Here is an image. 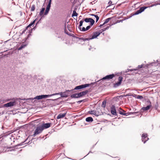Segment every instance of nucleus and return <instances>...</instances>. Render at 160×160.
Returning a JSON list of instances; mask_svg holds the SVG:
<instances>
[{
  "label": "nucleus",
  "mask_w": 160,
  "mask_h": 160,
  "mask_svg": "<svg viewBox=\"0 0 160 160\" xmlns=\"http://www.w3.org/2000/svg\"><path fill=\"white\" fill-rule=\"evenodd\" d=\"M79 40H82L83 41H89L90 40V38H83L82 37L80 38H79Z\"/></svg>",
  "instance_id": "obj_34"
},
{
  "label": "nucleus",
  "mask_w": 160,
  "mask_h": 160,
  "mask_svg": "<svg viewBox=\"0 0 160 160\" xmlns=\"http://www.w3.org/2000/svg\"><path fill=\"white\" fill-rule=\"evenodd\" d=\"M42 18V17H41L40 18L39 20L36 22V23L35 24V25L33 28V29L34 30H35L37 28V25L39 23H41V20Z\"/></svg>",
  "instance_id": "obj_21"
},
{
  "label": "nucleus",
  "mask_w": 160,
  "mask_h": 160,
  "mask_svg": "<svg viewBox=\"0 0 160 160\" xmlns=\"http://www.w3.org/2000/svg\"><path fill=\"white\" fill-rule=\"evenodd\" d=\"M57 95V93H54L51 94H48V95L43 94V95H42V97H43V99H45V98H48L51 97L52 96Z\"/></svg>",
  "instance_id": "obj_17"
},
{
  "label": "nucleus",
  "mask_w": 160,
  "mask_h": 160,
  "mask_svg": "<svg viewBox=\"0 0 160 160\" xmlns=\"http://www.w3.org/2000/svg\"><path fill=\"white\" fill-rule=\"evenodd\" d=\"M28 138H26L24 141L22 142L21 143L17 144V145L13 147H10L9 148H14V149H17L18 147L21 146H22V145H23L24 143L27 141V140L28 139Z\"/></svg>",
  "instance_id": "obj_16"
},
{
  "label": "nucleus",
  "mask_w": 160,
  "mask_h": 160,
  "mask_svg": "<svg viewBox=\"0 0 160 160\" xmlns=\"http://www.w3.org/2000/svg\"><path fill=\"white\" fill-rule=\"evenodd\" d=\"M82 101L81 100H79V101H77V103H78V104H80V103L81 102H82Z\"/></svg>",
  "instance_id": "obj_61"
},
{
  "label": "nucleus",
  "mask_w": 160,
  "mask_h": 160,
  "mask_svg": "<svg viewBox=\"0 0 160 160\" xmlns=\"http://www.w3.org/2000/svg\"><path fill=\"white\" fill-rule=\"evenodd\" d=\"M93 115H95V116L98 117L100 115L99 114V112L98 113H97V112L96 111V112L95 113H94Z\"/></svg>",
  "instance_id": "obj_50"
},
{
  "label": "nucleus",
  "mask_w": 160,
  "mask_h": 160,
  "mask_svg": "<svg viewBox=\"0 0 160 160\" xmlns=\"http://www.w3.org/2000/svg\"><path fill=\"white\" fill-rule=\"evenodd\" d=\"M33 22H31V23L28 25L26 27V30H28V28H30L32 26H33L34 25V24H33Z\"/></svg>",
  "instance_id": "obj_31"
},
{
  "label": "nucleus",
  "mask_w": 160,
  "mask_h": 160,
  "mask_svg": "<svg viewBox=\"0 0 160 160\" xmlns=\"http://www.w3.org/2000/svg\"><path fill=\"white\" fill-rule=\"evenodd\" d=\"M106 103L107 100L106 99L104 100L102 102V105H101L102 107L103 108H105Z\"/></svg>",
  "instance_id": "obj_29"
},
{
  "label": "nucleus",
  "mask_w": 160,
  "mask_h": 160,
  "mask_svg": "<svg viewBox=\"0 0 160 160\" xmlns=\"http://www.w3.org/2000/svg\"><path fill=\"white\" fill-rule=\"evenodd\" d=\"M83 20L86 23L90 22V24L91 25H94L95 23L94 20L91 18H83Z\"/></svg>",
  "instance_id": "obj_10"
},
{
  "label": "nucleus",
  "mask_w": 160,
  "mask_h": 160,
  "mask_svg": "<svg viewBox=\"0 0 160 160\" xmlns=\"http://www.w3.org/2000/svg\"><path fill=\"white\" fill-rule=\"evenodd\" d=\"M43 99V97L42 95H37L36 96H35L34 98H28L26 99L25 98H24L22 99V100H26L27 101L28 100H31V102H32L34 100H35L33 102H36V100H39L41 99Z\"/></svg>",
  "instance_id": "obj_4"
},
{
  "label": "nucleus",
  "mask_w": 160,
  "mask_h": 160,
  "mask_svg": "<svg viewBox=\"0 0 160 160\" xmlns=\"http://www.w3.org/2000/svg\"><path fill=\"white\" fill-rule=\"evenodd\" d=\"M31 36V34H28V35L27 36V37L25 38V41H26L27 40H28V39L30 37V36Z\"/></svg>",
  "instance_id": "obj_45"
},
{
  "label": "nucleus",
  "mask_w": 160,
  "mask_h": 160,
  "mask_svg": "<svg viewBox=\"0 0 160 160\" xmlns=\"http://www.w3.org/2000/svg\"><path fill=\"white\" fill-rule=\"evenodd\" d=\"M118 111L119 112V113L122 115L124 112H125V111L123 110L121 108H119V109L118 110Z\"/></svg>",
  "instance_id": "obj_30"
},
{
  "label": "nucleus",
  "mask_w": 160,
  "mask_h": 160,
  "mask_svg": "<svg viewBox=\"0 0 160 160\" xmlns=\"http://www.w3.org/2000/svg\"><path fill=\"white\" fill-rule=\"evenodd\" d=\"M67 28H68V29L69 32H72V30L71 29H70V25L69 24L67 25Z\"/></svg>",
  "instance_id": "obj_42"
},
{
  "label": "nucleus",
  "mask_w": 160,
  "mask_h": 160,
  "mask_svg": "<svg viewBox=\"0 0 160 160\" xmlns=\"http://www.w3.org/2000/svg\"><path fill=\"white\" fill-rule=\"evenodd\" d=\"M89 92V91L87 90L84 91L79 92H77L74 94H71L69 92L66 91V90L64 92H61L57 93V95H60L61 97L55 99H47L48 101H56L58 100L61 99L62 98H67L70 96L71 98H79L83 97L86 95Z\"/></svg>",
  "instance_id": "obj_1"
},
{
  "label": "nucleus",
  "mask_w": 160,
  "mask_h": 160,
  "mask_svg": "<svg viewBox=\"0 0 160 160\" xmlns=\"http://www.w3.org/2000/svg\"><path fill=\"white\" fill-rule=\"evenodd\" d=\"M66 113L67 112L64 113H60L57 116V119H59L64 118L65 116Z\"/></svg>",
  "instance_id": "obj_18"
},
{
  "label": "nucleus",
  "mask_w": 160,
  "mask_h": 160,
  "mask_svg": "<svg viewBox=\"0 0 160 160\" xmlns=\"http://www.w3.org/2000/svg\"><path fill=\"white\" fill-rule=\"evenodd\" d=\"M82 102H85L88 101V99L86 98L82 100H81Z\"/></svg>",
  "instance_id": "obj_53"
},
{
  "label": "nucleus",
  "mask_w": 160,
  "mask_h": 160,
  "mask_svg": "<svg viewBox=\"0 0 160 160\" xmlns=\"http://www.w3.org/2000/svg\"><path fill=\"white\" fill-rule=\"evenodd\" d=\"M95 17L96 18V22H98V21L99 20V17L97 15H96Z\"/></svg>",
  "instance_id": "obj_47"
},
{
  "label": "nucleus",
  "mask_w": 160,
  "mask_h": 160,
  "mask_svg": "<svg viewBox=\"0 0 160 160\" xmlns=\"http://www.w3.org/2000/svg\"><path fill=\"white\" fill-rule=\"evenodd\" d=\"M93 25H91V24H90L89 25H88L86 27V28L87 31L90 29L91 28Z\"/></svg>",
  "instance_id": "obj_43"
},
{
  "label": "nucleus",
  "mask_w": 160,
  "mask_h": 160,
  "mask_svg": "<svg viewBox=\"0 0 160 160\" xmlns=\"http://www.w3.org/2000/svg\"><path fill=\"white\" fill-rule=\"evenodd\" d=\"M69 22V21H68V22H67V21H65V22L64 23V33H66L68 31L67 30V26H66V23H68Z\"/></svg>",
  "instance_id": "obj_28"
},
{
  "label": "nucleus",
  "mask_w": 160,
  "mask_h": 160,
  "mask_svg": "<svg viewBox=\"0 0 160 160\" xmlns=\"http://www.w3.org/2000/svg\"><path fill=\"white\" fill-rule=\"evenodd\" d=\"M65 33L66 34H67V35H68L69 36L73 37V38H74L75 36V35L74 34H73L69 33L68 31H67V32H66V33Z\"/></svg>",
  "instance_id": "obj_35"
},
{
  "label": "nucleus",
  "mask_w": 160,
  "mask_h": 160,
  "mask_svg": "<svg viewBox=\"0 0 160 160\" xmlns=\"http://www.w3.org/2000/svg\"><path fill=\"white\" fill-rule=\"evenodd\" d=\"M115 16H113L112 17L108 18L106 19L105 20V21L104 22V24H106L109 21L112 20V18H115Z\"/></svg>",
  "instance_id": "obj_22"
},
{
  "label": "nucleus",
  "mask_w": 160,
  "mask_h": 160,
  "mask_svg": "<svg viewBox=\"0 0 160 160\" xmlns=\"http://www.w3.org/2000/svg\"><path fill=\"white\" fill-rule=\"evenodd\" d=\"M129 94H130L129 93H128L126 95H124V97H126L127 96H129Z\"/></svg>",
  "instance_id": "obj_64"
},
{
  "label": "nucleus",
  "mask_w": 160,
  "mask_h": 160,
  "mask_svg": "<svg viewBox=\"0 0 160 160\" xmlns=\"http://www.w3.org/2000/svg\"><path fill=\"white\" fill-rule=\"evenodd\" d=\"M85 120L87 122L91 123L93 121V120L92 117H89L85 119Z\"/></svg>",
  "instance_id": "obj_20"
},
{
  "label": "nucleus",
  "mask_w": 160,
  "mask_h": 160,
  "mask_svg": "<svg viewBox=\"0 0 160 160\" xmlns=\"http://www.w3.org/2000/svg\"><path fill=\"white\" fill-rule=\"evenodd\" d=\"M110 112L112 115L117 116V111L114 105H113L111 107Z\"/></svg>",
  "instance_id": "obj_12"
},
{
  "label": "nucleus",
  "mask_w": 160,
  "mask_h": 160,
  "mask_svg": "<svg viewBox=\"0 0 160 160\" xmlns=\"http://www.w3.org/2000/svg\"><path fill=\"white\" fill-rule=\"evenodd\" d=\"M80 31L82 32H85L87 31L86 28H85L84 27H83L82 28L80 29Z\"/></svg>",
  "instance_id": "obj_44"
},
{
  "label": "nucleus",
  "mask_w": 160,
  "mask_h": 160,
  "mask_svg": "<svg viewBox=\"0 0 160 160\" xmlns=\"http://www.w3.org/2000/svg\"><path fill=\"white\" fill-rule=\"evenodd\" d=\"M158 102H157L154 105V108L155 109V110H157L158 109Z\"/></svg>",
  "instance_id": "obj_40"
},
{
  "label": "nucleus",
  "mask_w": 160,
  "mask_h": 160,
  "mask_svg": "<svg viewBox=\"0 0 160 160\" xmlns=\"http://www.w3.org/2000/svg\"><path fill=\"white\" fill-rule=\"evenodd\" d=\"M110 23H111V24H110V25L112 23L111 22H110ZM110 26H107L105 28H104V29L105 30V31L106 30H107L109 28V27H110Z\"/></svg>",
  "instance_id": "obj_48"
},
{
  "label": "nucleus",
  "mask_w": 160,
  "mask_h": 160,
  "mask_svg": "<svg viewBox=\"0 0 160 160\" xmlns=\"http://www.w3.org/2000/svg\"><path fill=\"white\" fill-rule=\"evenodd\" d=\"M76 8H74L73 10L72 13V17H77L78 14L76 12Z\"/></svg>",
  "instance_id": "obj_24"
},
{
  "label": "nucleus",
  "mask_w": 160,
  "mask_h": 160,
  "mask_svg": "<svg viewBox=\"0 0 160 160\" xmlns=\"http://www.w3.org/2000/svg\"><path fill=\"white\" fill-rule=\"evenodd\" d=\"M101 34V33L98 32V31L93 32L92 35L90 36V38L91 40H92L95 38H96L99 36Z\"/></svg>",
  "instance_id": "obj_13"
},
{
  "label": "nucleus",
  "mask_w": 160,
  "mask_h": 160,
  "mask_svg": "<svg viewBox=\"0 0 160 160\" xmlns=\"http://www.w3.org/2000/svg\"><path fill=\"white\" fill-rule=\"evenodd\" d=\"M121 83L120 82L118 81L117 82L114 83L113 87L114 88H116L117 87L119 86L121 84Z\"/></svg>",
  "instance_id": "obj_25"
},
{
  "label": "nucleus",
  "mask_w": 160,
  "mask_h": 160,
  "mask_svg": "<svg viewBox=\"0 0 160 160\" xmlns=\"http://www.w3.org/2000/svg\"><path fill=\"white\" fill-rule=\"evenodd\" d=\"M82 85L83 89L90 87V84H89V83H86L85 84H82Z\"/></svg>",
  "instance_id": "obj_38"
},
{
  "label": "nucleus",
  "mask_w": 160,
  "mask_h": 160,
  "mask_svg": "<svg viewBox=\"0 0 160 160\" xmlns=\"http://www.w3.org/2000/svg\"><path fill=\"white\" fill-rule=\"evenodd\" d=\"M76 90L74 89V88L71 90H66V91L68 92H69L71 94H74L76 92V91H75Z\"/></svg>",
  "instance_id": "obj_26"
},
{
  "label": "nucleus",
  "mask_w": 160,
  "mask_h": 160,
  "mask_svg": "<svg viewBox=\"0 0 160 160\" xmlns=\"http://www.w3.org/2000/svg\"><path fill=\"white\" fill-rule=\"evenodd\" d=\"M112 1H111V0H110L108 3V4L109 5V6H108L107 7L110 6L112 5H113V4H112Z\"/></svg>",
  "instance_id": "obj_46"
},
{
  "label": "nucleus",
  "mask_w": 160,
  "mask_h": 160,
  "mask_svg": "<svg viewBox=\"0 0 160 160\" xmlns=\"http://www.w3.org/2000/svg\"><path fill=\"white\" fill-rule=\"evenodd\" d=\"M147 102L148 104L146 107H142L140 110V112H143L148 111L152 107L151 102L149 99L147 100Z\"/></svg>",
  "instance_id": "obj_5"
},
{
  "label": "nucleus",
  "mask_w": 160,
  "mask_h": 160,
  "mask_svg": "<svg viewBox=\"0 0 160 160\" xmlns=\"http://www.w3.org/2000/svg\"><path fill=\"white\" fill-rule=\"evenodd\" d=\"M142 141L144 144L149 140V138L148 137V134L147 133H143L142 136Z\"/></svg>",
  "instance_id": "obj_9"
},
{
  "label": "nucleus",
  "mask_w": 160,
  "mask_h": 160,
  "mask_svg": "<svg viewBox=\"0 0 160 160\" xmlns=\"http://www.w3.org/2000/svg\"><path fill=\"white\" fill-rule=\"evenodd\" d=\"M33 30V28H31V29L30 30H29V31H28V33L29 34H30L32 33V30Z\"/></svg>",
  "instance_id": "obj_54"
},
{
  "label": "nucleus",
  "mask_w": 160,
  "mask_h": 160,
  "mask_svg": "<svg viewBox=\"0 0 160 160\" xmlns=\"http://www.w3.org/2000/svg\"><path fill=\"white\" fill-rule=\"evenodd\" d=\"M137 96H138V95H137V94H133V96H132V97H134V98H137Z\"/></svg>",
  "instance_id": "obj_59"
},
{
  "label": "nucleus",
  "mask_w": 160,
  "mask_h": 160,
  "mask_svg": "<svg viewBox=\"0 0 160 160\" xmlns=\"http://www.w3.org/2000/svg\"><path fill=\"white\" fill-rule=\"evenodd\" d=\"M132 69V71H136L138 70V69L137 68H136Z\"/></svg>",
  "instance_id": "obj_62"
},
{
  "label": "nucleus",
  "mask_w": 160,
  "mask_h": 160,
  "mask_svg": "<svg viewBox=\"0 0 160 160\" xmlns=\"http://www.w3.org/2000/svg\"><path fill=\"white\" fill-rule=\"evenodd\" d=\"M43 130V128H42L41 125L37 126L34 132V134L32 135V136L33 137H35L36 135L41 133Z\"/></svg>",
  "instance_id": "obj_7"
},
{
  "label": "nucleus",
  "mask_w": 160,
  "mask_h": 160,
  "mask_svg": "<svg viewBox=\"0 0 160 160\" xmlns=\"http://www.w3.org/2000/svg\"><path fill=\"white\" fill-rule=\"evenodd\" d=\"M28 44L26 43H23L21 46H20L18 48V50H22V49L24 48L25 47H26Z\"/></svg>",
  "instance_id": "obj_23"
},
{
  "label": "nucleus",
  "mask_w": 160,
  "mask_h": 160,
  "mask_svg": "<svg viewBox=\"0 0 160 160\" xmlns=\"http://www.w3.org/2000/svg\"><path fill=\"white\" fill-rule=\"evenodd\" d=\"M45 10L44 7H42V8L40 9V11L39 13V15L42 18L44 17V16L47 15L48 14L45 15V12L43 13L44 11Z\"/></svg>",
  "instance_id": "obj_15"
},
{
  "label": "nucleus",
  "mask_w": 160,
  "mask_h": 160,
  "mask_svg": "<svg viewBox=\"0 0 160 160\" xmlns=\"http://www.w3.org/2000/svg\"><path fill=\"white\" fill-rule=\"evenodd\" d=\"M105 24H104V22L102 24H100L98 26V27L101 28Z\"/></svg>",
  "instance_id": "obj_56"
},
{
  "label": "nucleus",
  "mask_w": 160,
  "mask_h": 160,
  "mask_svg": "<svg viewBox=\"0 0 160 160\" xmlns=\"http://www.w3.org/2000/svg\"><path fill=\"white\" fill-rule=\"evenodd\" d=\"M62 155L63 156H65V155L64 154V153L62 154V153H60V154H59V155H59V156L58 157H60L61 155Z\"/></svg>",
  "instance_id": "obj_57"
},
{
  "label": "nucleus",
  "mask_w": 160,
  "mask_h": 160,
  "mask_svg": "<svg viewBox=\"0 0 160 160\" xmlns=\"http://www.w3.org/2000/svg\"><path fill=\"white\" fill-rule=\"evenodd\" d=\"M99 82H98L97 81V82H91V83H89V84H90V86H92L94 85V86H97L98 83Z\"/></svg>",
  "instance_id": "obj_33"
},
{
  "label": "nucleus",
  "mask_w": 160,
  "mask_h": 160,
  "mask_svg": "<svg viewBox=\"0 0 160 160\" xmlns=\"http://www.w3.org/2000/svg\"><path fill=\"white\" fill-rule=\"evenodd\" d=\"M35 5L33 4L32 5L31 8L30 9V11L31 12H33L35 11Z\"/></svg>",
  "instance_id": "obj_36"
},
{
  "label": "nucleus",
  "mask_w": 160,
  "mask_h": 160,
  "mask_svg": "<svg viewBox=\"0 0 160 160\" xmlns=\"http://www.w3.org/2000/svg\"><path fill=\"white\" fill-rule=\"evenodd\" d=\"M124 20H123V19H122V20H118L116 22H113L110 25V26H111L113 25H114L115 24H116L117 23H119V22H122Z\"/></svg>",
  "instance_id": "obj_32"
},
{
  "label": "nucleus",
  "mask_w": 160,
  "mask_h": 160,
  "mask_svg": "<svg viewBox=\"0 0 160 160\" xmlns=\"http://www.w3.org/2000/svg\"><path fill=\"white\" fill-rule=\"evenodd\" d=\"M96 112V111L94 110L89 111L88 112V113L91 115H93L94 113Z\"/></svg>",
  "instance_id": "obj_37"
},
{
  "label": "nucleus",
  "mask_w": 160,
  "mask_h": 160,
  "mask_svg": "<svg viewBox=\"0 0 160 160\" xmlns=\"http://www.w3.org/2000/svg\"><path fill=\"white\" fill-rule=\"evenodd\" d=\"M84 22V20H83V19H82L79 22V24L78 27V28L79 29V30H80V29H81V27L82 25L83 22Z\"/></svg>",
  "instance_id": "obj_27"
},
{
  "label": "nucleus",
  "mask_w": 160,
  "mask_h": 160,
  "mask_svg": "<svg viewBox=\"0 0 160 160\" xmlns=\"http://www.w3.org/2000/svg\"><path fill=\"white\" fill-rule=\"evenodd\" d=\"M89 15L90 16H94V17H95L96 15H95L93 14H89Z\"/></svg>",
  "instance_id": "obj_58"
},
{
  "label": "nucleus",
  "mask_w": 160,
  "mask_h": 160,
  "mask_svg": "<svg viewBox=\"0 0 160 160\" xmlns=\"http://www.w3.org/2000/svg\"><path fill=\"white\" fill-rule=\"evenodd\" d=\"M27 30H26V28L24 29L22 31V33H20V35H22V34H23V33H24Z\"/></svg>",
  "instance_id": "obj_52"
},
{
  "label": "nucleus",
  "mask_w": 160,
  "mask_h": 160,
  "mask_svg": "<svg viewBox=\"0 0 160 160\" xmlns=\"http://www.w3.org/2000/svg\"><path fill=\"white\" fill-rule=\"evenodd\" d=\"M105 31V30L103 28L102 29H101L99 30V31L98 32H100L101 34L102 33V32H104Z\"/></svg>",
  "instance_id": "obj_49"
},
{
  "label": "nucleus",
  "mask_w": 160,
  "mask_h": 160,
  "mask_svg": "<svg viewBox=\"0 0 160 160\" xmlns=\"http://www.w3.org/2000/svg\"><path fill=\"white\" fill-rule=\"evenodd\" d=\"M51 125L52 123L51 122H48L46 123L44 122L42 123L41 125L42 128H43L44 130V129L48 128L51 127Z\"/></svg>",
  "instance_id": "obj_14"
},
{
  "label": "nucleus",
  "mask_w": 160,
  "mask_h": 160,
  "mask_svg": "<svg viewBox=\"0 0 160 160\" xmlns=\"http://www.w3.org/2000/svg\"><path fill=\"white\" fill-rule=\"evenodd\" d=\"M64 102V101H63V100L61 101H60V102H59V103L57 104V105H59L61 104H62Z\"/></svg>",
  "instance_id": "obj_55"
},
{
  "label": "nucleus",
  "mask_w": 160,
  "mask_h": 160,
  "mask_svg": "<svg viewBox=\"0 0 160 160\" xmlns=\"http://www.w3.org/2000/svg\"><path fill=\"white\" fill-rule=\"evenodd\" d=\"M143 98V97L141 95H138L137 98L141 100Z\"/></svg>",
  "instance_id": "obj_41"
},
{
  "label": "nucleus",
  "mask_w": 160,
  "mask_h": 160,
  "mask_svg": "<svg viewBox=\"0 0 160 160\" xmlns=\"http://www.w3.org/2000/svg\"><path fill=\"white\" fill-rule=\"evenodd\" d=\"M123 78L122 76H120L118 78V81L122 83Z\"/></svg>",
  "instance_id": "obj_39"
},
{
  "label": "nucleus",
  "mask_w": 160,
  "mask_h": 160,
  "mask_svg": "<svg viewBox=\"0 0 160 160\" xmlns=\"http://www.w3.org/2000/svg\"><path fill=\"white\" fill-rule=\"evenodd\" d=\"M52 0H49L48 2V4L47 6L45 11V14H48L51 7V4Z\"/></svg>",
  "instance_id": "obj_11"
},
{
  "label": "nucleus",
  "mask_w": 160,
  "mask_h": 160,
  "mask_svg": "<svg viewBox=\"0 0 160 160\" xmlns=\"http://www.w3.org/2000/svg\"><path fill=\"white\" fill-rule=\"evenodd\" d=\"M154 64H156V63L155 62H151L149 64H147L145 65H144V64H142L141 65H138L137 68L138 69H141L142 68H148L149 66L151 65L152 66H153Z\"/></svg>",
  "instance_id": "obj_8"
},
{
  "label": "nucleus",
  "mask_w": 160,
  "mask_h": 160,
  "mask_svg": "<svg viewBox=\"0 0 160 160\" xmlns=\"http://www.w3.org/2000/svg\"><path fill=\"white\" fill-rule=\"evenodd\" d=\"M138 113L137 112H128L129 115H131V114H136Z\"/></svg>",
  "instance_id": "obj_51"
},
{
  "label": "nucleus",
  "mask_w": 160,
  "mask_h": 160,
  "mask_svg": "<svg viewBox=\"0 0 160 160\" xmlns=\"http://www.w3.org/2000/svg\"><path fill=\"white\" fill-rule=\"evenodd\" d=\"M158 5H160V3H157L152 4L151 5V6L149 7L144 6L142 7H141L138 10H137L135 12L132 13L130 15V16L128 18H131L133 16L137 15L141 13L142 12L144 11V10L146 9L147 8H148L152 7L154 6H156Z\"/></svg>",
  "instance_id": "obj_2"
},
{
  "label": "nucleus",
  "mask_w": 160,
  "mask_h": 160,
  "mask_svg": "<svg viewBox=\"0 0 160 160\" xmlns=\"http://www.w3.org/2000/svg\"><path fill=\"white\" fill-rule=\"evenodd\" d=\"M115 77V75L112 73L109 75H108L105 76L103 77L101 79L98 81V82H100L101 81H103L104 80L108 81L111 79H112L114 77Z\"/></svg>",
  "instance_id": "obj_6"
},
{
  "label": "nucleus",
  "mask_w": 160,
  "mask_h": 160,
  "mask_svg": "<svg viewBox=\"0 0 160 160\" xmlns=\"http://www.w3.org/2000/svg\"><path fill=\"white\" fill-rule=\"evenodd\" d=\"M37 20V18H36L35 20H33L32 22H33L34 23L33 24H35V23L36 22V21Z\"/></svg>",
  "instance_id": "obj_63"
},
{
  "label": "nucleus",
  "mask_w": 160,
  "mask_h": 160,
  "mask_svg": "<svg viewBox=\"0 0 160 160\" xmlns=\"http://www.w3.org/2000/svg\"><path fill=\"white\" fill-rule=\"evenodd\" d=\"M22 99H21L20 98H13L12 99H8V100H6L5 101V102L6 101H10L11 100H12L13 101L12 102H10L7 103L5 104L2 105V107H6L9 108L11 107L14 106L16 104V101L18 100H22Z\"/></svg>",
  "instance_id": "obj_3"
},
{
  "label": "nucleus",
  "mask_w": 160,
  "mask_h": 160,
  "mask_svg": "<svg viewBox=\"0 0 160 160\" xmlns=\"http://www.w3.org/2000/svg\"><path fill=\"white\" fill-rule=\"evenodd\" d=\"M128 72H132V69H127Z\"/></svg>",
  "instance_id": "obj_60"
},
{
  "label": "nucleus",
  "mask_w": 160,
  "mask_h": 160,
  "mask_svg": "<svg viewBox=\"0 0 160 160\" xmlns=\"http://www.w3.org/2000/svg\"><path fill=\"white\" fill-rule=\"evenodd\" d=\"M83 87L82 84L78 86H76L74 88V89L76 90H81L83 89Z\"/></svg>",
  "instance_id": "obj_19"
}]
</instances>
